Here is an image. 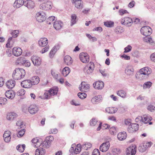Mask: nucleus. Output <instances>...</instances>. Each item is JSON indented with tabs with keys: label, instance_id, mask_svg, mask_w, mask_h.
<instances>
[{
	"label": "nucleus",
	"instance_id": "1",
	"mask_svg": "<svg viewBox=\"0 0 155 155\" xmlns=\"http://www.w3.org/2000/svg\"><path fill=\"white\" fill-rule=\"evenodd\" d=\"M25 74L24 69L20 68L15 69L12 74L13 78L15 80H19L23 78Z\"/></svg>",
	"mask_w": 155,
	"mask_h": 155
},
{
	"label": "nucleus",
	"instance_id": "2",
	"mask_svg": "<svg viewBox=\"0 0 155 155\" xmlns=\"http://www.w3.org/2000/svg\"><path fill=\"white\" fill-rule=\"evenodd\" d=\"M39 46L40 47H45L41 51V53L43 54L47 52L49 50V46L47 45L48 41L47 39L46 38H41L38 41Z\"/></svg>",
	"mask_w": 155,
	"mask_h": 155
},
{
	"label": "nucleus",
	"instance_id": "3",
	"mask_svg": "<svg viewBox=\"0 0 155 155\" xmlns=\"http://www.w3.org/2000/svg\"><path fill=\"white\" fill-rule=\"evenodd\" d=\"M152 72L151 69L148 67H145L140 69L139 77L142 79H145Z\"/></svg>",
	"mask_w": 155,
	"mask_h": 155
},
{
	"label": "nucleus",
	"instance_id": "4",
	"mask_svg": "<svg viewBox=\"0 0 155 155\" xmlns=\"http://www.w3.org/2000/svg\"><path fill=\"white\" fill-rule=\"evenodd\" d=\"M44 1V3L40 5V8L45 10H48L51 9L52 5L51 2L48 0H46Z\"/></svg>",
	"mask_w": 155,
	"mask_h": 155
},
{
	"label": "nucleus",
	"instance_id": "5",
	"mask_svg": "<svg viewBox=\"0 0 155 155\" xmlns=\"http://www.w3.org/2000/svg\"><path fill=\"white\" fill-rule=\"evenodd\" d=\"M120 23L123 25L129 27L132 25L133 21L131 18L129 17H126L122 18Z\"/></svg>",
	"mask_w": 155,
	"mask_h": 155
},
{
	"label": "nucleus",
	"instance_id": "6",
	"mask_svg": "<svg viewBox=\"0 0 155 155\" xmlns=\"http://www.w3.org/2000/svg\"><path fill=\"white\" fill-rule=\"evenodd\" d=\"M140 31L141 34L144 36H147L150 35L151 34L152 29L148 26H144L141 28Z\"/></svg>",
	"mask_w": 155,
	"mask_h": 155
},
{
	"label": "nucleus",
	"instance_id": "7",
	"mask_svg": "<svg viewBox=\"0 0 155 155\" xmlns=\"http://www.w3.org/2000/svg\"><path fill=\"white\" fill-rule=\"evenodd\" d=\"M137 147L135 145H132L127 148V155H135L136 153Z\"/></svg>",
	"mask_w": 155,
	"mask_h": 155
},
{
	"label": "nucleus",
	"instance_id": "8",
	"mask_svg": "<svg viewBox=\"0 0 155 155\" xmlns=\"http://www.w3.org/2000/svg\"><path fill=\"white\" fill-rule=\"evenodd\" d=\"M79 57L80 60L83 63H86L89 61V56L86 53H81L79 54Z\"/></svg>",
	"mask_w": 155,
	"mask_h": 155
},
{
	"label": "nucleus",
	"instance_id": "9",
	"mask_svg": "<svg viewBox=\"0 0 155 155\" xmlns=\"http://www.w3.org/2000/svg\"><path fill=\"white\" fill-rule=\"evenodd\" d=\"M38 110V107L35 104L31 105L28 108V111L31 114H34L36 113Z\"/></svg>",
	"mask_w": 155,
	"mask_h": 155
},
{
	"label": "nucleus",
	"instance_id": "10",
	"mask_svg": "<svg viewBox=\"0 0 155 155\" xmlns=\"http://www.w3.org/2000/svg\"><path fill=\"white\" fill-rule=\"evenodd\" d=\"M36 18L38 22H41L45 19L46 15L43 12H38L36 14Z\"/></svg>",
	"mask_w": 155,
	"mask_h": 155
},
{
	"label": "nucleus",
	"instance_id": "11",
	"mask_svg": "<svg viewBox=\"0 0 155 155\" xmlns=\"http://www.w3.org/2000/svg\"><path fill=\"white\" fill-rule=\"evenodd\" d=\"M138 128L139 125L138 124L132 123L129 126L127 130L129 133H132L137 131L138 129Z\"/></svg>",
	"mask_w": 155,
	"mask_h": 155
},
{
	"label": "nucleus",
	"instance_id": "12",
	"mask_svg": "<svg viewBox=\"0 0 155 155\" xmlns=\"http://www.w3.org/2000/svg\"><path fill=\"white\" fill-rule=\"evenodd\" d=\"M31 60L34 65L36 66H38L41 64V59L38 56H32L31 58Z\"/></svg>",
	"mask_w": 155,
	"mask_h": 155
},
{
	"label": "nucleus",
	"instance_id": "13",
	"mask_svg": "<svg viewBox=\"0 0 155 155\" xmlns=\"http://www.w3.org/2000/svg\"><path fill=\"white\" fill-rule=\"evenodd\" d=\"M110 146V143L109 141L105 142L100 145V150L102 152H106L108 150Z\"/></svg>",
	"mask_w": 155,
	"mask_h": 155
},
{
	"label": "nucleus",
	"instance_id": "14",
	"mask_svg": "<svg viewBox=\"0 0 155 155\" xmlns=\"http://www.w3.org/2000/svg\"><path fill=\"white\" fill-rule=\"evenodd\" d=\"M21 86L25 88H30L32 85L31 81L30 80L28 79L23 81L21 83Z\"/></svg>",
	"mask_w": 155,
	"mask_h": 155
},
{
	"label": "nucleus",
	"instance_id": "15",
	"mask_svg": "<svg viewBox=\"0 0 155 155\" xmlns=\"http://www.w3.org/2000/svg\"><path fill=\"white\" fill-rule=\"evenodd\" d=\"M72 2L74 4L75 7L79 9H82L83 8V2L81 0H72Z\"/></svg>",
	"mask_w": 155,
	"mask_h": 155
},
{
	"label": "nucleus",
	"instance_id": "16",
	"mask_svg": "<svg viewBox=\"0 0 155 155\" xmlns=\"http://www.w3.org/2000/svg\"><path fill=\"white\" fill-rule=\"evenodd\" d=\"M104 83L101 81H97L95 82L93 84L94 87L97 89L101 90L104 87Z\"/></svg>",
	"mask_w": 155,
	"mask_h": 155
},
{
	"label": "nucleus",
	"instance_id": "17",
	"mask_svg": "<svg viewBox=\"0 0 155 155\" xmlns=\"http://www.w3.org/2000/svg\"><path fill=\"white\" fill-rule=\"evenodd\" d=\"M102 99V96L101 95H98L93 97L91 99V101L93 104H96L101 102Z\"/></svg>",
	"mask_w": 155,
	"mask_h": 155
},
{
	"label": "nucleus",
	"instance_id": "18",
	"mask_svg": "<svg viewBox=\"0 0 155 155\" xmlns=\"http://www.w3.org/2000/svg\"><path fill=\"white\" fill-rule=\"evenodd\" d=\"M12 52L15 56L18 57L21 54L22 50L20 48L14 47L12 49Z\"/></svg>",
	"mask_w": 155,
	"mask_h": 155
},
{
	"label": "nucleus",
	"instance_id": "19",
	"mask_svg": "<svg viewBox=\"0 0 155 155\" xmlns=\"http://www.w3.org/2000/svg\"><path fill=\"white\" fill-rule=\"evenodd\" d=\"M11 133L10 131H6L3 134V137L5 141L7 143L9 142L11 138Z\"/></svg>",
	"mask_w": 155,
	"mask_h": 155
},
{
	"label": "nucleus",
	"instance_id": "20",
	"mask_svg": "<svg viewBox=\"0 0 155 155\" xmlns=\"http://www.w3.org/2000/svg\"><path fill=\"white\" fill-rule=\"evenodd\" d=\"M90 88L89 85L88 84L82 82L80 85L79 89L81 91L86 92Z\"/></svg>",
	"mask_w": 155,
	"mask_h": 155
},
{
	"label": "nucleus",
	"instance_id": "21",
	"mask_svg": "<svg viewBox=\"0 0 155 155\" xmlns=\"http://www.w3.org/2000/svg\"><path fill=\"white\" fill-rule=\"evenodd\" d=\"M18 117L17 114L14 112H11L7 114V119L9 120L12 121Z\"/></svg>",
	"mask_w": 155,
	"mask_h": 155
},
{
	"label": "nucleus",
	"instance_id": "22",
	"mask_svg": "<svg viewBox=\"0 0 155 155\" xmlns=\"http://www.w3.org/2000/svg\"><path fill=\"white\" fill-rule=\"evenodd\" d=\"M53 25L55 29L56 30H59L62 28L63 23L60 21H56L54 23Z\"/></svg>",
	"mask_w": 155,
	"mask_h": 155
},
{
	"label": "nucleus",
	"instance_id": "23",
	"mask_svg": "<svg viewBox=\"0 0 155 155\" xmlns=\"http://www.w3.org/2000/svg\"><path fill=\"white\" fill-rule=\"evenodd\" d=\"M24 5L29 8H33L35 6V4L31 0H28L24 1Z\"/></svg>",
	"mask_w": 155,
	"mask_h": 155
},
{
	"label": "nucleus",
	"instance_id": "24",
	"mask_svg": "<svg viewBox=\"0 0 155 155\" xmlns=\"http://www.w3.org/2000/svg\"><path fill=\"white\" fill-rule=\"evenodd\" d=\"M24 4V0H16L13 6L15 8H19Z\"/></svg>",
	"mask_w": 155,
	"mask_h": 155
},
{
	"label": "nucleus",
	"instance_id": "25",
	"mask_svg": "<svg viewBox=\"0 0 155 155\" xmlns=\"http://www.w3.org/2000/svg\"><path fill=\"white\" fill-rule=\"evenodd\" d=\"M59 46L58 45H55L49 53V56L51 58H52L57 51L59 49Z\"/></svg>",
	"mask_w": 155,
	"mask_h": 155
},
{
	"label": "nucleus",
	"instance_id": "26",
	"mask_svg": "<svg viewBox=\"0 0 155 155\" xmlns=\"http://www.w3.org/2000/svg\"><path fill=\"white\" fill-rule=\"evenodd\" d=\"M15 94L12 90H8L5 92V95L7 98L12 99L14 97Z\"/></svg>",
	"mask_w": 155,
	"mask_h": 155
},
{
	"label": "nucleus",
	"instance_id": "27",
	"mask_svg": "<svg viewBox=\"0 0 155 155\" xmlns=\"http://www.w3.org/2000/svg\"><path fill=\"white\" fill-rule=\"evenodd\" d=\"M127 136L126 133L125 132H123L119 133L117 135L118 139L120 140H122L125 139Z\"/></svg>",
	"mask_w": 155,
	"mask_h": 155
},
{
	"label": "nucleus",
	"instance_id": "28",
	"mask_svg": "<svg viewBox=\"0 0 155 155\" xmlns=\"http://www.w3.org/2000/svg\"><path fill=\"white\" fill-rule=\"evenodd\" d=\"M15 81L14 80L8 81L6 83V87L9 89L12 88L15 85Z\"/></svg>",
	"mask_w": 155,
	"mask_h": 155
},
{
	"label": "nucleus",
	"instance_id": "29",
	"mask_svg": "<svg viewBox=\"0 0 155 155\" xmlns=\"http://www.w3.org/2000/svg\"><path fill=\"white\" fill-rule=\"evenodd\" d=\"M45 149L41 147H40L36 149L35 151V155H44L45 153Z\"/></svg>",
	"mask_w": 155,
	"mask_h": 155
},
{
	"label": "nucleus",
	"instance_id": "30",
	"mask_svg": "<svg viewBox=\"0 0 155 155\" xmlns=\"http://www.w3.org/2000/svg\"><path fill=\"white\" fill-rule=\"evenodd\" d=\"M64 61L65 63L67 65H70L72 63V61L71 60V58L69 55H66L64 57Z\"/></svg>",
	"mask_w": 155,
	"mask_h": 155
},
{
	"label": "nucleus",
	"instance_id": "31",
	"mask_svg": "<svg viewBox=\"0 0 155 155\" xmlns=\"http://www.w3.org/2000/svg\"><path fill=\"white\" fill-rule=\"evenodd\" d=\"M117 94L118 95L124 98H125L127 96L126 92L123 90L118 91L117 92Z\"/></svg>",
	"mask_w": 155,
	"mask_h": 155
},
{
	"label": "nucleus",
	"instance_id": "32",
	"mask_svg": "<svg viewBox=\"0 0 155 155\" xmlns=\"http://www.w3.org/2000/svg\"><path fill=\"white\" fill-rule=\"evenodd\" d=\"M31 80L32 85L38 84L40 81L39 77L37 76L33 77Z\"/></svg>",
	"mask_w": 155,
	"mask_h": 155
},
{
	"label": "nucleus",
	"instance_id": "33",
	"mask_svg": "<svg viewBox=\"0 0 155 155\" xmlns=\"http://www.w3.org/2000/svg\"><path fill=\"white\" fill-rule=\"evenodd\" d=\"M134 72V68L132 67H128L125 69V72L128 75H132Z\"/></svg>",
	"mask_w": 155,
	"mask_h": 155
},
{
	"label": "nucleus",
	"instance_id": "34",
	"mask_svg": "<svg viewBox=\"0 0 155 155\" xmlns=\"http://www.w3.org/2000/svg\"><path fill=\"white\" fill-rule=\"evenodd\" d=\"M70 72V68L68 67H66L63 69L62 73L64 76L66 77L69 74Z\"/></svg>",
	"mask_w": 155,
	"mask_h": 155
},
{
	"label": "nucleus",
	"instance_id": "35",
	"mask_svg": "<svg viewBox=\"0 0 155 155\" xmlns=\"http://www.w3.org/2000/svg\"><path fill=\"white\" fill-rule=\"evenodd\" d=\"M117 108L114 107H108L106 109L107 112L110 114L115 113L117 111Z\"/></svg>",
	"mask_w": 155,
	"mask_h": 155
},
{
	"label": "nucleus",
	"instance_id": "36",
	"mask_svg": "<svg viewBox=\"0 0 155 155\" xmlns=\"http://www.w3.org/2000/svg\"><path fill=\"white\" fill-rule=\"evenodd\" d=\"M124 31V28L120 26H117L115 29V32L117 34H120Z\"/></svg>",
	"mask_w": 155,
	"mask_h": 155
},
{
	"label": "nucleus",
	"instance_id": "37",
	"mask_svg": "<svg viewBox=\"0 0 155 155\" xmlns=\"http://www.w3.org/2000/svg\"><path fill=\"white\" fill-rule=\"evenodd\" d=\"M104 25L107 27L112 28L114 26V23L113 21H107L104 22Z\"/></svg>",
	"mask_w": 155,
	"mask_h": 155
},
{
	"label": "nucleus",
	"instance_id": "38",
	"mask_svg": "<svg viewBox=\"0 0 155 155\" xmlns=\"http://www.w3.org/2000/svg\"><path fill=\"white\" fill-rule=\"evenodd\" d=\"M58 88H56L54 89V88L50 89L48 91L49 92V94L51 96H54L57 94L58 91Z\"/></svg>",
	"mask_w": 155,
	"mask_h": 155
},
{
	"label": "nucleus",
	"instance_id": "39",
	"mask_svg": "<svg viewBox=\"0 0 155 155\" xmlns=\"http://www.w3.org/2000/svg\"><path fill=\"white\" fill-rule=\"evenodd\" d=\"M77 16L75 14H73L71 16V25L72 26L76 22Z\"/></svg>",
	"mask_w": 155,
	"mask_h": 155
},
{
	"label": "nucleus",
	"instance_id": "40",
	"mask_svg": "<svg viewBox=\"0 0 155 155\" xmlns=\"http://www.w3.org/2000/svg\"><path fill=\"white\" fill-rule=\"evenodd\" d=\"M91 147V144L89 142H86L82 145V148L86 150H87L90 148Z\"/></svg>",
	"mask_w": 155,
	"mask_h": 155
},
{
	"label": "nucleus",
	"instance_id": "41",
	"mask_svg": "<svg viewBox=\"0 0 155 155\" xmlns=\"http://www.w3.org/2000/svg\"><path fill=\"white\" fill-rule=\"evenodd\" d=\"M86 66L88 67V68L90 69V70L92 73L93 72L94 68V64L93 62H90Z\"/></svg>",
	"mask_w": 155,
	"mask_h": 155
},
{
	"label": "nucleus",
	"instance_id": "42",
	"mask_svg": "<svg viewBox=\"0 0 155 155\" xmlns=\"http://www.w3.org/2000/svg\"><path fill=\"white\" fill-rule=\"evenodd\" d=\"M25 147V146L24 144L22 145H19L17 147V149L20 152H22L24 150Z\"/></svg>",
	"mask_w": 155,
	"mask_h": 155
},
{
	"label": "nucleus",
	"instance_id": "43",
	"mask_svg": "<svg viewBox=\"0 0 155 155\" xmlns=\"http://www.w3.org/2000/svg\"><path fill=\"white\" fill-rule=\"evenodd\" d=\"M138 148L139 151L141 152H144L147 149V147L145 144H144L142 146H140Z\"/></svg>",
	"mask_w": 155,
	"mask_h": 155
},
{
	"label": "nucleus",
	"instance_id": "44",
	"mask_svg": "<svg viewBox=\"0 0 155 155\" xmlns=\"http://www.w3.org/2000/svg\"><path fill=\"white\" fill-rule=\"evenodd\" d=\"M150 119L148 117V116L146 115L143 116V120H142V122L144 123V124H147L149 122V120H150Z\"/></svg>",
	"mask_w": 155,
	"mask_h": 155
},
{
	"label": "nucleus",
	"instance_id": "45",
	"mask_svg": "<svg viewBox=\"0 0 155 155\" xmlns=\"http://www.w3.org/2000/svg\"><path fill=\"white\" fill-rule=\"evenodd\" d=\"M19 33V31L18 30H16L13 31L12 32L11 34H12L13 37L15 38L18 36Z\"/></svg>",
	"mask_w": 155,
	"mask_h": 155
},
{
	"label": "nucleus",
	"instance_id": "46",
	"mask_svg": "<svg viewBox=\"0 0 155 155\" xmlns=\"http://www.w3.org/2000/svg\"><path fill=\"white\" fill-rule=\"evenodd\" d=\"M31 141L32 142L34 143V146L36 147H38L40 144V143L39 142L37 138L33 139H32Z\"/></svg>",
	"mask_w": 155,
	"mask_h": 155
},
{
	"label": "nucleus",
	"instance_id": "47",
	"mask_svg": "<svg viewBox=\"0 0 155 155\" xmlns=\"http://www.w3.org/2000/svg\"><path fill=\"white\" fill-rule=\"evenodd\" d=\"M50 143L45 140L42 143V146L46 148H48L50 147Z\"/></svg>",
	"mask_w": 155,
	"mask_h": 155
},
{
	"label": "nucleus",
	"instance_id": "48",
	"mask_svg": "<svg viewBox=\"0 0 155 155\" xmlns=\"http://www.w3.org/2000/svg\"><path fill=\"white\" fill-rule=\"evenodd\" d=\"M78 96L81 99H84L87 97L86 94L84 93L79 92L78 94Z\"/></svg>",
	"mask_w": 155,
	"mask_h": 155
},
{
	"label": "nucleus",
	"instance_id": "49",
	"mask_svg": "<svg viewBox=\"0 0 155 155\" xmlns=\"http://www.w3.org/2000/svg\"><path fill=\"white\" fill-rule=\"evenodd\" d=\"M152 85V83L150 81H148L145 83L143 85V88L144 89L147 88H150Z\"/></svg>",
	"mask_w": 155,
	"mask_h": 155
},
{
	"label": "nucleus",
	"instance_id": "50",
	"mask_svg": "<svg viewBox=\"0 0 155 155\" xmlns=\"http://www.w3.org/2000/svg\"><path fill=\"white\" fill-rule=\"evenodd\" d=\"M112 151L114 155H118L120 153V149L117 148H114L112 150Z\"/></svg>",
	"mask_w": 155,
	"mask_h": 155
},
{
	"label": "nucleus",
	"instance_id": "51",
	"mask_svg": "<svg viewBox=\"0 0 155 155\" xmlns=\"http://www.w3.org/2000/svg\"><path fill=\"white\" fill-rule=\"evenodd\" d=\"M55 17L54 16H51L49 17L47 21V23L49 25H51L52 21L55 19Z\"/></svg>",
	"mask_w": 155,
	"mask_h": 155
},
{
	"label": "nucleus",
	"instance_id": "52",
	"mask_svg": "<svg viewBox=\"0 0 155 155\" xmlns=\"http://www.w3.org/2000/svg\"><path fill=\"white\" fill-rule=\"evenodd\" d=\"M83 71L86 74L90 75L92 73L91 72L90 70V69L88 68V67H86V66L84 68Z\"/></svg>",
	"mask_w": 155,
	"mask_h": 155
},
{
	"label": "nucleus",
	"instance_id": "53",
	"mask_svg": "<svg viewBox=\"0 0 155 155\" xmlns=\"http://www.w3.org/2000/svg\"><path fill=\"white\" fill-rule=\"evenodd\" d=\"M51 74L55 79L58 80V74L54 70H51Z\"/></svg>",
	"mask_w": 155,
	"mask_h": 155
},
{
	"label": "nucleus",
	"instance_id": "54",
	"mask_svg": "<svg viewBox=\"0 0 155 155\" xmlns=\"http://www.w3.org/2000/svg\"><path fill=\"white\" fill-rule=\"evenodd\" d=\"M54 139V137L52 136H49L47 137L45 140L48 142L50 143V144L51 142Z\"/></svg>",
	"mask_w": 155,
	"mask_h": 155
},
{
	"label": "nucleus",
	"instance_id": "55",
	"mask_svg": "<svg viewBox=\"0 0 155 155\" xmlns=\"http://www.w3.org/2000/svg\"><path fill=\"white\" fill-rule=\"evenodd\" d=\"M80 145L79 144L77 145L75 147V151H74V154H78V153L80 152L81 150V147H80Z\"/></svg>",
	"mask_w": 155,
	"mask_h": 155
},
{
	"label": "nucleus",
	"instance_id": "56",
	"mask_svg": "<svg viewBox=\"0 0 155 155\" xmlns=\"http://www.w3.org/2000/svg\"><path fill=\"white\" fill-rule=\"evenodd\" d=\"M17 61L18 64L23 65L25 64V60L23 58H20L18 59Z\"/></svg>",
	"mask_w": 155,
	"mask_h": 155
},
{
	"label": "nucleus",
	"instance_id": "57",
	"mask_svg": "<svg viewBox=\"0 0 155 155\" xmlns=\"http://www.w3.org/2000/svg\"><path fill=\"white\" fill-rule=\"evenodd\" d=\"M25 93V91L24 89H21L18 91L17 94L18 96L24 95Z\"/></svg>",
	"mask_w": 155,
	"mask_h": 155
},
{
	"label": "nucleus",
	"instance_id": "58",
	"mask_svg": "<svg viewBox=\"0 0 155 155\" xmlns=\"http://www.w3.org/2000/svg\"><path fill=\"white\" fill-rule=\"evenodd\" d=\"M25 130L24 129H22L19 131L17 135L18 137H22L25 134Z\"/></svg>",
	"mask_w": 155,
	"mask_h": 155
},
{
	"label": "nucleus",
	"instance_id": "59",
	"mask_svg": "<svg viewBox=\"0 0 155 155\" xmlns=\"http://www.w3.org/2000/svg\"><path fill=\"white\" fill-rule=\"evenodd\" d=\"M50 96L51 95H50L48 91H46L43 95V97L45 99H48L50 98Z\"/></svg>",
	"mask_w": 155,
	"mask_h": 155
},
{
	"label": "nucleus",
	"instance_id": "60",
	"mask_svg": "<svg viewBox=\"0 0 155 155\" xmlns=\"http://www.w3.org/2000/svg\"><path fill=\"white\" fill-rule=\"evenodd\" d=\"M16 125L18 126L19 127H20V128L23 127L24 126H25V125L23 123V122L21 120L18 121L16 123Z\"/></svg>",
	"mask_w": 155,
	"mask_h": 155
},
{
	"label": "nucleus",
	"instance_id": "61",
	"mask_svg": "<svg viewBox=\"0 0 155 155\" xmlns=\"http://www.w3.org/2000/svg\"><path fill=\"white\" fill-rule=\"evenodd\" d=\"M117 128L115 127H112L110 128V132L112 134H114V133L116 132Z\"/></svg>",
	"mask_w": 155,
	"mask_h": 155
},
{
	"label": "nucleus",
	"instance_id": "62",
	"mask_svg": "<svg viewBox=\"0 0 155 155\" xmlns=\"http://www.w3.org/2000/svg\"><path fill=\"white\" fill-rule=\"evenodd\" d=\"M97 122V121L96 119L94 118H92L90 121V125L93 126H95Z\"/></svg>",
	"mask_w": 155,
	"mask_h": 155
},
{
	"label": "nucleus",
	"instance_id": "63",
	"mask_svg": "<svg viewBox=\"0 0 155 155\" xmlns=\"http://www.w3.org/2000/svg\"><path fill=\"white\" fill-rule=\"evenodd\" d=\"M119 12L120 13V15L122 16L125 14L128 13L126 10L123 9H120L119 10Z\"/></svg>",
	"mask_w": 155,
	"mask_h": 155
},
{
	"label": "nucleus",
	"instance_id": "64",
	"mask_svg": "<svg viewBox=\"0 0 155 155\" xmlns=\"http://www.w3.org/2000/svg\"><path fill=\"white\" fill-rule=\"evenodd\" d=\"M147 109L151 112H153L155 110V107L153 105L150 104L148 107Z\"/></svg>",
	"mask_w": 155,
	"mask_h": 155
}]
</instances>
